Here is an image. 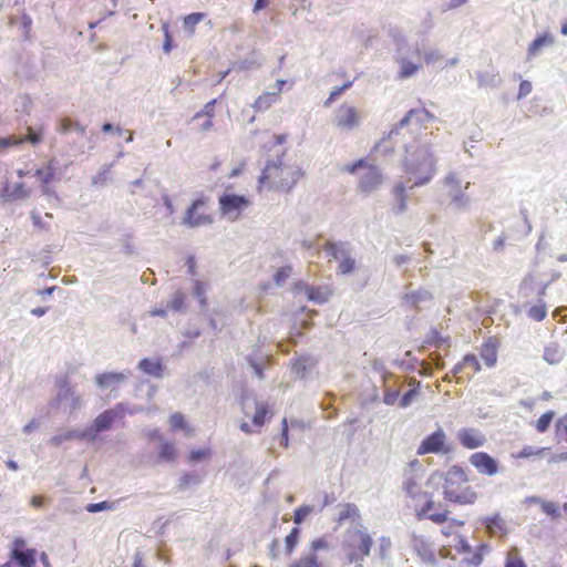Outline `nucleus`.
I'll list each match as a JSON object with an SVG mask.
<instances>
[{"instance_id": "28", "label": "nucleus", "mask_w": 567, "mask_h": 567, "mask_svg": "<svg viewBox=\"0 0 567 567\" xmlns=\"http://www.w3.org/2000/svg\"><path fill=\"white\" fill-rule=\"evenodd\" d=\"M169 425L172 431L184 430L186 434H192L193 430L187 425L185 416L179 413H173L169 416Z\"/></svg>"}, {"instance_id": "64", "label": "nucleus", "mask_w": 567, "mask_h": 567, "mask_svg": "<svg viewBox=\"0 0 567 567\" xmlns=\"http://www.w3.org/2000/svg\"><path fill=\"white\" fill-rule=\"evenodd\" d=\"M445 184L453 189L460 187V181L457 179V177L455 175H449L445 178Z\"/></svg>"}, {"instance_id": "54", "label": "nucleus", "mask_w": 567, "mask_h": 567, "mask_svg": "<svg viewBox=\"0 0 567 567\" xmlns=\"http://www.w3.org/2000/svg\"><path fill=\"white\" fill-rule=\"evenodd\" d=\"M76 433L75 432H68L65 434H60V435H55L51 439V443L53 445H60L62 442L66 441V440H70V439H73V437H76Z\"/></svg>"}, {"instance_id": "31", "label": "nucleus", "mask_w": 567, "mask_h": 567, "mask_svg": "<svg viewBox=\"0 0 567 567\" xmlns=\"http://www.w3.org/2000/svg\"><path fill=\"white\" fill-rule=\"evenodd\" d=\"M206 14L203 12H194L188 16H186L183 19V25L186 31H188L190 34L195 32L196 25L202 22L205 19Z\"/></svg>"}, {"instance_id": "35", "label": "nucleus", "mask_w": 567, "mask_h": 567, "mask_svg": "<svg viewBox=\"0 0 567 567\" xmlns=\"http://www.w3.org/2000/svg\"><path fill=\"white\" fill-rule=\"evenodd\" d=\"M217 103L216 99H213L212 101L207 102L204 107L198 111L194 116L193 121H197L202 117L210 118L213 121L215 116V105Z\"/></svg>"}, {"instance_id": "34", "label": "nucleus", "mask_w": 567, "mask_h": 567, "mask_svg": "<svg viewBox=\"0 0 567 567\" xmlns=\"http://www.w3.org/2000/svg\"><path fill=\"white\" fill-rule=\"evenodd\" d=\"M393 194L399 200V213H403L408 208V197L405 194V186L403 184H396L393 188Z\"/></svg>"}, {"instance_id": "52", "label": "nucleus", "mask_w": 567, "mask_h": 567, "mask_svg": "<svg viewBox=\"0 0 567 567\" xmlns=\"http://www.w3.org/2000/svg\"><path fill=\"white\" fill-rule=\"evenodd\" d=\"M59 386L61 389V392L58 395V400H62V398L66 395H73V390L69 384L68 379H63L59 382Z\"/></svg>"}, {"instance_id": "25", "label": "nucleus", "mask_w": 567, "mask_h": 567, "mask_svg": "<svg viewBox=\"0 0 567 567\" xmlns=\"http://www.w3.org/2000/svg\"><path fill=\"white\" fill-rule=\"evenodd\" d=\"M532 501L534 503L539 504L543 513L550 516L551 518H558L560 516V508L556 503L550 501H544L537 497L532 498Z\"/></svg>"}, {"instance_id": "27", "label": "nucleus", "mask_w": 567, "mask_h": 567, "mask_svg": "<svg viewBox=\"0 0 567 567\" xmlns=\"http://www.w3.org/2000/svg\"><path fill=\"white\" fill-rule=\"evenodd\" d=\"M555 417L554 411H547L543 413L535 422H534V429L538 433H545L548 431L553 420Z\"/></svg>"}, {"instance_id": "17", "label": "nucleus", "mask_w": 567, "mask_h": 567, "mask_svg": "<svg viewBox=\"0 0 567 567\" xmlns=\"http://www.w3.org/2000/svg\"><path fill=\"white\" fill-rule=\"evenodd\" d=\"M481 371V364L475 354H466L461 362H458L453 372L461 374V378L471 379Z\"/></svg>"}, {"instance_id": "10", "label": "nucleus", "mask_w": 567, "mask_h": 567, "mask_svg": "<svg viewBox=\"0 0 567 567\" xmlns=\"http://www.w3.org/2000/svg\"><path fill=\"white\" fill-rule=\"evenodd\" d=\"M359 110L350 104H341L334 114L333 123L341 131H352L360 125Z\"/></svg>"}, {"instance_id": "8", "label": "nucleus", "mask_w": 567, "mask_h": 567, "mask_svg": "<svg viewBox=\"0 0 567 567\" xmlns=\"http://www.w3.org/2000/svg\"><path fill=\"white\" fill-rule=\"evenodd\" d=\"M218 203L221 215L231 220L238 219L250 206V200L246 196L229 193L223 194Z\"/></svg>"}, {"instance_id": "50", "label": "nucleus", "mask_w": 567, "mask_h": 567, "mask_svg": "<svg viewBox=\"0 0 567 567\" xmlns=\"http://www.w3.org/2000/svg\"><path fill=\"white\" fill-rule=\"evenodd\" d=\"M291 271L292 268L290 266L281 267L275 275V281L278 285L282 284L291 275Z\"/></svg>"}, {"instance_id": "32", "label": "nucleus", "mask_w": 567, "mask_h": 567, "mask_svg": "<svg viewBox=\"0 0 567 567\" xmlns=\"http://www.w3.org/2000/svg\"><path fill=\"white\" fill-rule=\"evenodd\" d=\"M504 567H527L517 548H512L505 559Z\"/></svg>"}, {"instance_id": "43", "label": "nucleus", "mask_w": 567, "mask_h": 567, "mask_svg": "<svg viewBox=\"0 0 567 567\" xmlns=\"http://www.w3.org/2000/svg\"><path fill=\"white\" fill-rule=\"evenodd\" d=\"M352 85V82L351 81H348L346 82L343 85L341 86H336L329 97L324 101L323 105L327 107L329 106L339 95H341L346 90L350 89Z\"/></svg>"}, {"instance_id": "1", "label": "nucleus", "mask_w": 567, "mask_h": 567, "mask_svg": "<svg viewBox=\"0 0 567 567\" xmlns=\"http://www.w3.org/2000/svg\"><path fill=\"white\" fill-rule=\"evenodd\" d=\"M439 472L432 473L426 481L419 473H410L402 483L404 501L409 508L413 509L419 520L429 519L435 524H443L450 517V511L441 503L434 501V492Z\"/></svg>"}, {"instance_id": "20", "label": "nucleus", "mask_w": 567, "mask_h": 567, "mask_svg": "<svg viewBox=\"0 0 567 567\" xmlns=\"http://www.w3.org/2000/svg\"><path fill=\"white\" fill-rule=\"evenodd\" d=\"M360 518V511L355 504L347 503L342 504L339 507V513L337 517L338 524H343L347 520H357Z\"/></svg>"}, {"instance_id": "42", "label": "nucleus", "mask_w": 567, "mask_h": 567, "mask_svg": "<svg viewBox=\"0 0 567 567\" xmlns=\"http://www.w3.org/2000/svg\"><path fill=\"white\" fill-rule=\"evenodd\" d=\"M299 539V528L295 527L291 529L289 535L286 536L285 544L288 554H291L296 548Z\"/></svg>"}, {"instance_id": "9", "label": "nucleus", "mask_w": 567, "mask_h": 567, "mask_svg": "<svg viewBox=\"0 0 567 567\" xmlns=\"http://www.w3.org/2000/svg\"><path fill=\"white\" fill-rule=\"evenodd\" d=\"M208 198L200 197L193 202L186 210L183 223L190 227L204 226L213 223V217L207 209Z\"/></svg>"}, {"instance_id": "49", "label": "nucleus", "mask_w": 567, "mask_h": 567, "mask_svg": "<svg viewBox=\"0 0 567 567\" xmlns=\"http://www.w3.org/2000/svg\"><path fill=\"white\" fill-rule=\"evenodd\" d=\"M23 142H24V140H22L21 137H17L14 135L3 137V138H0V150L7 148L10 146H17V145L22 144Z\"/></svg>"}, {"instance_id": "33", "label": "nucleus", "mask_w": 567, "mask_h": 567, "mask_svg": "<svg viewBox=\"0 0 567 567\" xmlns=\"http://www.w3.org/2000/svg\"><path fill=\"white\" fill-rule=\"evenodd\" d=\"M527 315L535 321H543L547 317V307L545 302L539 300L536 305L528 309Z\"/></svg>"}, {"instance_id": "39", "label": "nucleus", "mask_w": 567, "mask_h": 567, "mask_svg": "<svg viewBox=\"0 0 567 567\" xmlns=\"http://www.w3.org/2000/svg\"><path fill=\"white\" fill-rule=\"evenodd\" d=\"M561 352L557 347H546L544 351V360L549 364H556L561 360Z\"/></svg>"}, {"instance_id": "48", "label": "nucleus", "mask_w": 567, "mask_h": 567, "mask_svg": "<svg viewBox=\"0 0 567 567\" xmlns=\"http://www.w3.org/2000/svg\"><path fill=\"white\" fill-rule=\"evenodd\" d=\"M205 292H206L205 284L199 280L195 281L194 295L199 299L202 306L206 305Z\"/></svg>"}, {"instance_id": "19", "label": "nucleus", "mask_w": 567, "mask_h": 567, "mask_svg": "<svg viewBox=\"0 0 567 567\" xmlns=\"http://www.w3.org/2000/svg\"><path fill=\"white\" fill-rule=\"evenodd\" d=\"M481 359L484 361L487 368H493L497 362V347L495 342H484L480 351Z\"/></svg>"}, {"instance_id": "30", "label": "nucleus", "mask_w": 567, "mask_h": 567, "mask_svg": "<svg viewBox=\"0 0 567 567\" xmlns=\"http://www.w3.org/2000/svg\"><path fill=\"white\" fill-rule=\"evenodd\" d=\"M175 445L171 442H164L159 446L158 458L163 462H173L176 458Z\"/></svg>"}, {"instance_id": "2", "label": "nucleus", "mask_w": 567, "mask_h": 567, "mask_svg": "<svg viewBox=\"0 0 567 567\" xmlns=\"http://www.w3.org/2000/svg\"><path fill=\"white\" fill-rule=\"evenodd\" d=\"M437 478L443 482L442 493L447 503L470 506L478 501L480 493L472 484L471 472L464 466L453 464L439 473Z\"/></svg>"}, {"instance_id": "23", "label": "nucleus", "mask_w": 567, "mask_h": 567, "mask_svg": "<svg viewBox=\"0 0 567 567\" xmlns=\"http://www.w3.org/2000/svg\"><path fill=\"white\" fill-rule=\"evenodd\" d=\"M116 416L117 412L113 409L104 411L94 421L95 430L101 432L110 429Z\"/></svg>"}, {"instance_id": "56", "label": "nucleus", "mask_w": 567, "mask_h": 567, "mask_svg": "<svg viewBox=\"0 0 567 567\" xmlns=\"http://www.w3.org/2000/svg\"><path fill=\"white\" fill-rule=\"evenodd\" d=\"M24 142H30L31 144L35 145L41 142V134L35 133L31 127H28V134L25 137H23Z\"/></svg>"}, {"instance_id": "46", "label": "nucleus", "mask_w": 567, "mask_h": 567, "mask_svg": "<svg viewBox=\"0 0 567 567\" xmlns=\"http://www.w3.org/2000/svg\"><path fill=\"white\" fill-rule=\"evenodd\" d=\"M210 456V450L209 449H198L190 451L188 455V461L190 463L199 462L203 460H206Z\"/></svg>"}, {"instance_id": "36", "label": "nucleus", "mask_w": 567, "mask_h": 567, "mask_svg": "<svg viewBox=\"0 0 567 567\" xmlns=\"http://www.w3.org/2000/svg\"><path fill=\"white\" fill-rule=\"evenodd\" d=\"M268 413H269V409H268L267 404H265V403L257 404L256 412L252 417L254 424L258 427H261L266 422V417H267Z\"/></svg>"}, {"instance_id": "44", "label": "nucleus", "mask_w": 567, "mask_h": 567, "mask_svg": "<svg viewBox=\"0 0 567 567\" xmlns=\"http://www.w3.org/2000/svg\"><path fill=\"white\" fill-rule=\"evenodd\" d=\"M290 567H320V564L318 561V557L315 554H312L300 558Z\"/></svg>"}, {"instance_id": "59", "label": "nucleus", "mask_w": 567, "mask_h": 567, "mask_svg": "<svg viewBox=\"0 0 567 567\" xmlns=\"http://www.w3.org/2000/svg\"><path fill=\"white\" fill-rule=\"evenodd\" d=\"M441 54L435 51V50H432V51H429L424 54V61L425 63L427 64H432V63H435L436 61H439L441 59Z\"/></svg>"}, {"instance_id": "13", "label": "nucleus", "mask_w": 567, "mask_h": 567, "mask_svg": "<svg viewBox=\"0 0 567 567\" xmlns=\"http://www.w3.org/2000/svg\"><path fill=\"white\" fill-rule=\"evenodd\" d=\"M406 173L412 175V187L422 186L431 181L435 173L434 159L431 156H424L417 165H411Z\"/></svg>"}, {"instance_id": "11", "label": "nucleus", "mask_w": 567, "mask_h": 567, "mask_svg": "<svg viewBox=\"0 0 567 567\" xmlns=\"http://www.w3.org/2000/svg\"><path fill=\"white\" fill-rule=\"evenodd\" d=\"M324 250L329 256L339 261V274L348 275L354 270L355 260L349 255V250L344 247L343 244L328 241L324 245Z\"/></svg>"}, {"instance_id": "26", "label": "nucleus", "mask_w": 567, "mask_h": 567, "mask_svg": "<svg viewBox=\"0 0 567 567\" xmlns=\"http://www.w3.org/2000/svg\"><path fill=\"white\" fill-rule=\"evenodd\" d=\"M416 118L417 121H425V120H431L432 118V114L425 110V109H420V110H410L406 115L400 121V126H405L408 125L412 118Z\"/></svg>"}, {"instance_id": "21", "label": "nucleus", "mask_w": 567, "mask_h": 567, "mask_svg": "<svg viewBox=\"0 0 567 567\" xmlns=\"http://www.w3.org/2000/svg\"><path fill=\"white\" fill-rule=\"evenodd\" d=\"M554 43V38L549 33L538 35L528 47L527 59L530 60L545 47Z\"/></svg>"}, {"instance_id": "29", "label": "nucleus", "mask_w": 567, "mask_h": 567, "mask_svg": "<svg viewBox=\"0 0 567 567\" xmlns=\"http://www.w3.org/2000/svg\"><path fill=\"white\" fill-rule=\"evenodd\" d=\"M555 437L558 443H567V413L555 423Z\"/></svg>"}, {"instance_id": "22", "label": "nucleus", "mask_w": 567, "mask_h": 567, "mask_svg": "<svg viewBox=\"0 0 567 567\" xmlns=\"http://www.w3.org/2000/svg\"><path fill=\"white\" fill-rule=\"evenodd\" d=\"M125 378L126 375L122 372H104L96 377V383L101 388H107L123 382Z\"/></svg>"}, {"instance_id": "7", "label": "nucleus", "mask_w": 567, "mask_h": 567, "mask_svg": "<svg viewBox=\"0 0 567 567\" xmlns=\"http://www.w3.org/2000/svg\"><path fill=\"white\" fill-rule=\"evenodd\" d=\"M38 551L27 546L23 538H16L11 545L10 558L7 567H35Z\"/></svg>"}, {"instance_id": "60", "label": "nucleus", "mask_w": 567, "mask_h": 567, "mask_svg": "<svg viewBox=\"0 0 567 567\" xmlns=\"http://www.w3.org/2000/svg\"><path fill=\"white\" fill-rule=\"evenodd\" d=\"M535 280H536V277L534 274H528L524 277L523 281H522V288L523 289H530L533 288L534 284H535Z\"/></svg>"}, {"instance_id": "62", "label": "nucleus", "mask_w": 567, "mask_h": 567, "mask_svg": "<svg viewBox=\"0 0 567 567\" xmlns=\"http://www.w3.org/2000/svg\"><path fill=\"white\" fill-rule=\"evenodd\" d=\"M327 546H328V543L324 538H318V539L312 540V543H311V548L313 550L323 549V548H327Z\"/></svg>"}, {"instance_id": "15", "label": "nucleus", "mask_w": 567, "mask_h": 567, "mask_svg": "<svg viewBox=\"0 0 567 567\" xmlns=\"http://www.w3.org/2000/svg\"><path fill=\"white\" fill-rule=\"evenodd\" d=\"M34 175L41 183L42 193L50 195L52 193L50 184L60 179L58 176V161L55 158L50 159L44 167L38 168Z\"/></svg>"}, {"instance_id": "63", "label": "nucleus", "mask_w": 567, "mask_h": 567, "mask_svg": "<svg viewBox=\"0 0 567 567\" xmlns=\"http://www.w3.org/2000/svg\"><path fill=\"white\" fill-rule=\"evenodd\" d=\"M72 121L70 118H62L59 124V131L61 133H66L71 130Z\"/></svg>"}, {"instance_id": "47", "label": "nucleus", "mask_w": 567, "mask_h": 567, "mask_svg": "<svg viewBox=\"0 0 567 567\" xmlns=\"http://www.w3.org/2000/svg\"><path fill=\"white\" fill-rule=\"evenodd\" d=\"M485 523L486 527L491 532H495L496 529L502 530L504 527V520L499 515H493L491 517H487Z\"/></svg>"}, {"instance_id": "41", "label": "nucleus", "mask_w": 567, "mask_h": 567, "mask_svg": "<svg viewBox=\"0 0 567 567\" xmlns=\"http://www.w3.org/2000/svg\"><path fill=\"white\" fill-rule=\"evenodd\" d=\"M545 447L540 449H533L532 446H524L518 453L513 454V457L515 458H528L532 456H540L545 452Z\"/></svg>"}, {"instance_id": "16", "label": "nucleus", "mask_w": 567, "mask_h": 567, "mask_svg": "<svg viewBox=\"0 0 567 567\" xmlns=\"http://www.w3.org/2000/svg\"><path fill=\"white\" fill-rule=\"evenodd\" d=\"M286 84V81L278 80L277 81V90L274 92H264L260 94L254 102L252 107L256 112H265L267 111L272 104L279 101L280 94L282 91L284 85Z\"/></svg>"}, {"instance_id": "57", "label": "nucleus", "mask_w": 567, "mask_h": 567, "mask_svg": "<svg viewBox=\"0 0 567 567\" xmlns=\"http://www.w3.org/2000/svg\"><path fill=\"white\" fill-rule=\"evenodd\" d=\"M12 196L14 198L28 197L29 196V189H27L23 184H17L14 189H13Z\"/></svg>"}, {"instance_id": "24", "label": "nucleus", "mask_w": 567, "mask_h": 567, "mask_svg": "<svg viewBox=\"0 0 567 567\" xmlns=\"http://www.w3.org/2000/svg\"><path fill=\"white\" fill-rule=\"evenodd\" d=\"M138 368L146 374L162 377L163 365L159 360L143 359L140 361Z\"/></svg>"}, {"instance_id": "45", "label": "nucleus", "mask_w": 567, "mask_h": 567, "mask_svg": "<svg viewBox=\"0 0 567 567\" xmlns=\"http://www.w3.org/2000/svg\"><path fill=\"white\" fill-rule=\"evenodd\" d=\"M313 507L310 505H302L298 507L293 513V522L299 525L301 522L310 514L312 513Z\"/></svg>"}, {"instance_id": "12", "label": "nucleus", "mask_w": 567, "mask_h": 567, "mask_svg": "<svg viewBox=\"0 0 567 567\" xmlns=\"http://www.w3.org/2000/svg\"><path fill=\"white\" fill-rule=\"evenodd\" d=\"M468 462L483 476L492 477L501 472L499 462L486 452L471 454Z\"/></svg>"}, {"instance_id": "61", "label": "nucleus", "mask_w": 567, "mask_h": 567, "mask_svg": "<svg viewBox=\"0 0 567 567\" xmlns=\"http://www.w3.org/2000/svg\"><path fill=\"white\" fill-rule=\"evenodd\" d=\"M214 122L210 118H206L198 125L197 131L200 133L208 132L213 130Z\"/></svg>"}, {"instance_id": "58", "label": "nucleus", "mask_w": 567, "mask_h": 567, "mask_svg": "<svg viewBox=\"0 0 567 567\" xmlns=\"http://www.w3.org/2000/svg\"><path fill=\"white\" fill-rule=\"evenodd\" d=\"M416 391L415 390H409L400 400V406L406 408L412 402L413 398L415 396Z\"/></svg>"}, {"instance_id": "3", "label": "nucleus", "mask_w": 567, "mask_h": 567, "mask_svg": "<svg viewBox=\"0 0 567 567\" xmlns=\"http://www.w3.org/2000/svg\"><path fill=\"white\" fill-rule=\"evenodd\" d=\"M303 175L298 165L286 163L282 157H278L266 164L258 179V190L288 193Z\"/></svg>"}, {"instance_id": "18", "label": "nucleus", "mask_w": 567, "mask_h": 567, "mask_svg": "<svg viewBox=\"0 0 567 567\" xmlns=\"http://www.w3.org/2000/svg\"><path fill=\"white\" fill-rule=\"evenodd\" d=\"M412 548L417 556L425 563H435V554L427 539L422 536H413Z\"/></svg>"}, {"instance_id": "51", "label": "nucleus", "mask_w": 567, "mask_h": 567, "mask_svg": "<svg viewBox=\"0 0 567 567\" xmlns=\"http://www.w3.org/2000/svg\"><path fill=\"white\" fill-rule=\"evenodd\" d=\"M308 362H309V359L308 358H300V359H297L293 363H292V370L297 373V374H303L308 368Z\"/></svg>"}, {"instance_id": "5", "label": "nucleus", "mask_w": 567, "mask_h": 567, "mask_svg": "<svg viewBox=\"0 0 567 567\" xmlns=\"http://www.w3.org/2000/svg\"><path fill=\"white\" fill-rule=\"evenodd\" d=\"M359 168L365 171L358 179V189L361 193L369 194L382 184L383 176L380 168L377 165L369 163L365 158H360L353 163L344 165L342 171L354 175Z\"/></svg>"}, {"instance_id": "4", "label": "nucleus", "mask_w": 567, "mask_h": 567, "mask_svg": "<svg viewBox=\"0 0 567 567\" xmlns=\"http://www.w3.org/2000/svg\"><path fill=\"white\" fill-rule=\"evenodd\" d=\"M373 539L367 528H350L346 532L342 549L350 564L363 567V560L370 555Z\"/></svg>"}, {"instance_id": "6", "label": "nucleus", "mask_w": 567, "mask_h": 567, "mask_svg": "<svg viewBox=\"0 0 567 567\" xmlns=\"http://www.w3.org/2000/svg\"><path fill=\"white\" fill-rule=\"evenodd\" d=\"M453 452V445L449 442L447 435L442 427L426 435L416 449V454L449 455Z\"/></svg>"}, {"instance_id": "14", "label": "nucleus", "mask_w": 567, "mask_h": 567, "mask_svg": "<svg viewBox=\"0 0 567 567\" xmlns=\"http://www.w3.org/2000/svg\"><path fill=\"white\" fill-rule=\"evenodd\" d=\"M456 437L458 443L466 450H475L486 443L485 434L475 427H463L458 430Z\"/></svg>"}, {"instance_id": "55", "label": "nucleus", "mask_w": 567, "mask_h": 567, "mask_svg": "<svg viewBox=\"0 0 567 567\" xmlns=\"http://www.w3.org/2000/svg\"><path fill=\"white\" fill-rule=\"evenodd\" d=\"M110 508H111V505L107 502L92 503V504H89L86 507L87 512H90V513H96V512H101V511L110 509Z\"/></svg>"}, {"instance_id": "38", "label": "nucleus", "mask_w": 567, "mask_h": 567, "mask_svg": "<svg viewBox=\"0 0 567 567\" xmlns=\"http://www.w3.org/2000/svg\"><path fill=\"white\" fill-rule=\"evenodd\" d=\"M392 548V540L388 536L379 538L378 554L381 559H386Z\"/></svg>"}, {"instance_id": "40", "label": "nucleus", "mask_w": 567, "mask_h": 567, "mask_svg": "<svg viewBox=\"0 0 567 567\" xmlns=\"http://www.w3.org/2000/svg\"><path fill=\"white\" fill-rule=\"evenodd\" d=\"M185 293L178 290L173 295L167 308L174 311H181L185 306Z\"/></svg>"}, {"instance_id": "37", "label": "nucleus", "mask_w": 567, "mask_h": 567, "mask_svg": "<svg viewBox=\"0 0 567 567\" xmlns=\"http://www.w3.org/2000/svg\"><path fill=\"white\" fill-rule=\"evenodd\" d=\"M420 69V65L414 64L410 61L402 60L401 61V70L399 73L400 79H408L412 75H414Z\"/></svg>"}, {"instance_id": "53", "label": "nucleus", "mask_w": 567, "mask_h": 567, "mask_svg": "<svg viewBox=\"0 0 567 567\" xmlns=\"http://www.w3.org/2000/svg\"><path fill=\"white\" fill-rule=\"evenodd\" d=\"M530 92H532V84H530V82L526 81V80H523L519 83V89H518L517 97L518 99H523V97L527 96Z\"/></svg>"}]
</instances>
